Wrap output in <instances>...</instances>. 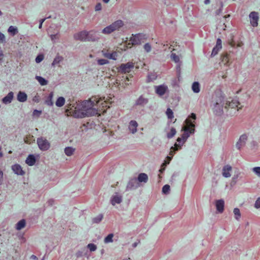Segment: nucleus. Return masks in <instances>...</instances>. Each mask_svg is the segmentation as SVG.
<instances>
[{"label": "nucleus", "mask_w": 260, "mask_h": 260, "mask_svg": "<svg viewBox=\"0 0 260 260\" xmlns=\"http://www.w3.org/2000/svg\"><path fill=\"white\" fill-rule=\"evenodd\" d=\"M233 212L235 214V217L237 220H239L241 217V213L240 210L238 208H235L234 209Z\"/></svg>", "instance_id": "nucleus-36"}, {"label": "nucleus", "mask_w": 260, "mask_h": 260, "mask_svg": "<svg viewBox=\"0 0 260 260\" xmlns=\"http://www.w3.org/2000/svg\"><path fill=\"white\" fill-rule=\"evenodd\" d=\"M26 222L24 219L20 220L16 225V229L17 230H20L25 226Z\"/></svg>", "instance_id": "nucleus-26"}, {"label": "nucleus", "mask_w": 260, "mask_h": 260, "mask_svg": "<svg viewBox=\"0 0 260 260\" xmlns=\"http://www.w3.org/2000/svg\"><path fill=\"white\" fill-rule=\"evenodd\" d=\"M37 144L39 148L43 151L47 150L50 147V143L43 138H38Z\"/></svg>", "instance_id": "nucleus-7"}, {"label": "nucleus", "mask_w": 260, "mask_h": 260, "mask_svg": "<svg viewBox=\"0 0 260 260\" xmlns=\"http://www.w3.org/2000/svg\"><path fill=\"white\" fill-rule=\"evenodd\" d=\"M3 179V173L2 171H0V185L2 184Z\"/></svg>", "instance_id": "nucleus-55"}, {"label": "nucleus", "mask_w": 260, "mask_h": 260, "mask_svg": "<svg viewBox=\"0 0 260 260\" xmlns=\"http://www.w3.org/2000/svg\"><path fill=\"white\" fill-rule=\"evenodd\" d=\"M102 5L101 3H98L95 7V10L96 11H100L102 9Z\"/></svg>", "instance_id": "nucleus-52"}, {"label": "nucleus", "mask_w": 260, "mask_h": 260, "mask_svg": "<svg viewBox=\"0 0 260 260\" xmlns=\"http://www.w3.org/2000/svg\"><path fill=\"white\" fill-rule=\"evenodd\" d=\"M138 180L140 182L146 183L148 181V176L145 173H140L138 177Z\"/></svg>", "instance_id": "nucleus-23"}, {"label": "nucleus", "mask_w": 260, "mask_h": 260, "mask_svg": "<svg viewBox=\"0 0 260 260\" xmlns=\"http://www.w3.org/2000/svg\"><path fill=\"white\" fill-rule=\"evenodd\" d=\"M65 103V99L64 98L60 96L57 99L56 101V106L58 107H61L64 105Z\"/></svg>", "instance_id": "nucleus-28"}, {"label": "nucleus", "mask_w": 260, "mask_h": 260, "mask_svg": "<svg viewBox=\"0 0 260 260\" xmlns=\"http://www.w3.org/2000/svg\"><path fill=\"white\" fill-rule=\"evenodd\" d=\"M26 163L30 166H33L36 162V158L33 155H29L25 160Z\"/></svg>", "instance_id": "nucleus-21"}, {"label": "nucleus", "mask_w": 260, "mask_h": 260, "mask_svg": "<svg viewBox=\"0 0 260 260\" xmlns=\"http://www.w3.org/2000/svg\"><path fill=\"white\" fill-rule=\"evenodd\" d=\"M12 169L14 172L17 175H22L24 174V172L22 170L21 167L19 165L16 164L13 165Z\"/></svg>", "instance_id": "nucleus-17"}, {"label": "nucleus", "mask_w": 260, "mask_h": 260, "mask_svg": "<svg viewBox=\"0 0 260 260\" xmlns=\"http://www.w3.org/2000/svg\"><path fill=\"white\" fill-rule=\"evenodd\" d=\"M210 0H205L204 1V3L205 5H208V4H210Z\"/></svg>", "instance_id": "nucleus-58"}, {"label": "nucleus", "mask_w": 260, "mask_h": 260, "mask_svg": "<svg viewBox=\"0 0 260 260\" xmlns=\"http://www.w3.org/2000/svg\"><path fill=\"white\" fill-rule=\"evenodd\" d=\"M238 178V176H234L233 178H232V181H231V185H235L236 182H237V179Z\"/></svg>", "instance_id": "nucleus-53"}, {"label": "nucleus", "mask_w": 260, "mask_h": 260, "mask_svg": "<svg viewBox=\"0 0 260 260\" xmlns=\"http://www.w3.org/2000/svg\"><path fill=\"white\" fill-rule=\"evenodd\" d=\"M103 218V215L102 214H99L96 217H94L92 219V221L94 223H99Z\"/></svg>", "instance_id": "nucleus-35"}, {"label": "nucleus", "mask_w": 260, "mask_h": 260, "mask_svg": "<svg viewBox=\"0 0 260 260\" xmlns=\"http://www.w3.org/2000/svg\"><path fill=\"white\" fill-rule=\"evenodd\" d=\"M36 79L38 80V81L41 85H46L48 83V81L44 78L41 76H37L36 77Z\"/></svg>", "instance_id": "nucleus-31"}, {"label": "nucleus", "mask_w": 260, "mask_h": 260, "mask_svg": "<svg viewBox=\"0 0 260 260\" xmlns=\"http://www.w3.org/2000/svg\"><path fill=\"white\" fill-rule=\"evenodd\" d=\"M148 102V100L142 96H141L136 102V105L144 106Z\"/></svg>", "instance_id": "nucleus-24"}, {"label": "nucleus", "mask_w": 260, "mask_h": 260, "mask_svg": "<svg viewBox=\"0 0 260 260\" xmlns=\"http://www.w3.org/2000/svg\"><path fill=\"white\" fill-rule=\"evenodd\" d=\"M222 12V9L220 8L218 10H216L215 13L216 15H219Z\"/></svg>", "instance_id": "nucleus-56"}, {"label": "nucleus", "mask_w": 260, "mask_h": 260, "mask_svg": "<svg viewBox=\"0 0 260 260\" xmlns=\"http://www.w3.org/2000/svg\"><path fill=\"white\" fill-rule=\"evenodd\" d=\"M182 138H178V139H177V141L178 142H180L182 140Z\"/></svg>", "instance_id": "nucleus-62"}, {"label": "nucleus", "mask_w": 260, "mask_h": 260, "mask_svg": "<svg viewBox=\"0 0 260 260\" xmlns=\"http://www.w3.org/2000/svg\"><path fill=\"white\" fill-rule=\"evenodd\" d=\"M171 58L172 60L176 63L179 62L180 61V58L179 56L177 55L175 53H172L171 55Z\"/></svg>", "instance_id": "nucleus-39"}, {"label": "nucleus", "mask_w": 260, "mask_h": 260, "mask_svg": "<svg viewBox=\"0 0 260 260\" xmlns=\"http://www.w3.org/2000/svg\"><path fill=\"white\" fill-rule=\"evenodd\" d=\"M192 91L194 93H199L200 91V85L198 82H194L191 86Z\"/></svg>", "instance_id": "nucleus-25"}, {"label": "nucleus", "mask_w": 260, "mask_h": 260, "mask_svg": "<svg viewBox=\"0 0 260 260\" xmlns=\"http://www.w3.org/2000/svg\"><path fill=\"white\" fill-rule=\"evenodd\" d=\"M156 78V76L155 74H151L148 76V80L149 82L155 80Z\"/></svg>", "instance_id": "nucleus-47"}, {"label": "nucleus", "mask_w": 260, "mask_h": 260, "mask_svg": "<svg viewBox=\"0 0 260 260\" xmlns=\"http://www.w3.org/2000/svg\"><path fill=\"white\" fill-rule=\"evenodd\" d=\"M13 98V92H10L7 96L3 99V102L5 104L10 103Z\"/></svg>", "instance_id": "nucleus-18"}, {"label": "nucleus", "mask_w": 260, "mask_h": 260, "mask_svg": "<svg viewBox=\"0 0 260 260\" xmlns=\"http://www.w3.org/2000/svg\"><path fill=\"white\" fill-rule=\"evenodd\" d=\"M8 31L14 36L17 32V29L16 27L11 26L8 29Z\"/></svg>", "instance_id": "nucleus-40"}, {"label": "nucleus", "mask_w": 260, "mask_h": 260, "mask_svg": "<svg viewBox=\"0 0 260 260\" xmlns=\"http://www.w3.org/2000/svg\"><path fill=\"white\" fill-rule=\"evenodd\" d=\"M97 62L99 65H104L109 63L108 60L105 59H99L97 60Z\"/></svg>", "instance_id": "nucleus-42"}, {"label": "nucleus", "mask_w": 260, "mask_h": 260, "mask_svg": "<svg viewBox=\"0 0 260 260\" xmlns=\"http://www.w3.org/2000/svg\"><path fill=\"white\" fill-rule=\"evenodd\" d=\"M217 210L219 213H222L224 210V202L223 200H218L215 203Z\"/></svg>", "instance_id": "nucleus-16"}, {"label": "nucleus", "mask_w": 260, "mask_h": 260, "mask_svg": "<svg viewBox=\"0 0 260 260\" xmlns=\"http://www.w3.org/2000/svg\"><path fill=\"white\" fill-rule=\"evenodd\" d=\"M253 171L257 175L260 176V167H255L253 168Z\"/></svg>", "instance_id": "nucleus-48"}, {"label": "nucleus", "mask_w": 260, "mask_h": 260, "mask_svg": "<svg viewBox=\"0 0 260 260\" xmlns=\"http://www.w3.org/2000/svg\"><path fill=\"white\" fill-rule=\"evenodd\" d=\"M166 115L168 118L170 119H172L174 118L173 112L170 108H168L166 111Z\"/></svg>", "instance_id": "nucleus-37"}, {"label": "nucleus", "mask_w": 260, "mask_h": 260, "mask_svg": "<svg viewBox=\"0 0 260 260\" xmlns=\"http://www.w3.org/2000/svg\"><path fill=\"white\" fill-rule=\"evenodd\" d=\"M95 32H96L95 35H93L92 36V38H94V37H96L97 38V39L94 41H97L100 38L99 37V35L98 34V32L96 31H95Z\"/></svg>", "instance_id": "nucleus-57"}, {"label": "nucleus", "mask_w": 260, "mask_h": 260, "mask_svg": "<svg viewBox=\"0 0 260 260\" xmlns=\"http://www.w3.org/2000/svg\"><path fill=\"white\" fill-rule=\"evenodd\" d=\"M168 89V87L164 85H159L155 87L156 93L159 95H163Z\"/></svg>", "instance_id": "nucleus-15"}, {"label": "nucleus", "mask_w": 260, "mask_h": 260, "mask_svg": "<svg viewBox=\"0 0 260 260\" xmlns=\"http://www.w3.org/2000/svg\"><path fill=\"white\" fill-rule=\"evenodd\" d=\"M196 119V115L194 113L191 115L185 121V126L182 128L184 133L182 135V139L184 143L190 134H194L195 132L194 121Z\"/></svg>", "instance_id": "nucleus-2"}, {"label": "nucleus", "mask_w": 260, "mask_h": 260, "mask_svg": "<svg viewBox=\"0 0 260 260\" xmlns=\"http://www.w3.org/2000/svg\"><path fill=\"white\" fill-rule=\"evenodd\" d=\"M42 112L41 111H39L37 110H35L33 112V116H39L40 114H41Z\"/></svg>", "instance_id": "nucleus-50"}, {"label": "nucleus", "mask_w": 260, "mask_h": 260, "mask_svg": "<svg viewBox=\"0 0 260 260\" xmlns=\"http://www.w3.org/2000/svg\"><path fill=\"white\" fill-rule=\"evenodd\" d=\"M174 46L173 45H170V46L169 47V49H172V50H174L175 49L174 48H172L171 47H174Z\"/></svg>", "instance_id": "nucleus-61"}, {"label": "nucleus", "mask_w": 260, "mask_h": 260, "mask_svg": "<svg viewBox=\"0 0 260 260\" xmlns=\"http://www.w3.org/2000/svg\"><path fill=\"white\" fill-rule=\"evenodd\" d=\"M232 170V167L229 165L224 166L222 168V174L225 178L230 177L231 176V172Z\"/></svg>", "instance_id": "nucleus-13"}, {"label": "nucleus", "mask_w": 260, "mask_h": 260, "mask_svg": "<svg viewBox=\"0 0 260 260\" xmlns=\"http://www.w3.org/2000/svg\"><path fill=\"white\" fill-rule=\"evenodd\" d=\"M230 58L229 55L227 53L223 54L221 56V64L227 65L229 62Z\"/></svg>", "instance_id": "nucleus-20"}, {"label": "nucleus", "mask_w": 260, "mask_h": 260, "mask_svg": "<svg viewBox=\"0 0 260 260\" xmlns=\"http://www.w3.org/2000/svg\"><path fill=\"white\" fill-rule=\"evenodd\" d=\"M111 100L109 97L106 99L105 97L93 96L89 100L76 103V105L73 106L74 109H71L73 111L74 116L77 118L100 115L101 113L105 112V108H110L113 102Z\"/></svg>", "instance_id": "nucleus-1"}, {"label": "nucleus", "mask_w": 260, "mask_h": 260, "mask_svg": "<svg viewBox=\"0 0 260 260\" xmlns=\"http://www.w3.org/2000/svg\"><path fill=\"white\" fill-rule=\"evenodd\" d=\"M103 55L106 58L110 59L116 60L117 56V53L116 52H113L112 53L109 52L107 50H102Z\"/></svg>", "instance_id": "nucleus-11"}, {"label": "nucleus", "mask_w": 260, "mask_h": 260, "mask_svg": "<svg viewBox=\"0 0 260 260\" xmlns=\"http://www.w3.org/2000/svg\"><path fill=\"white\" fill-rule=\"evenodd\" d=\"M114 235L113 234H109L104 239V242L105 243H108L113 242V237Z\"/></svg>", "instance_id": "nucleus-34"}, {"label": "nucleus", "mask_w": 260, "mask_h": 260, "mask_svg": "<svg viewBox=\"0 0 260 260\" xmlns=\"http://www.w3.org/2000/svg\"><path fill=\"white\" fill-rule=\"evenodd\" d=\"M123 25V21L121 20H118L104 28L102 30V32L104 34H110L115 30H119Z\"/></svg>", "instance_id": "nucleus-4"}, {"label": "nucleus", "mask_w": 260, "mask_h": 260, "mask_svg": "<svg viewBox=\"0 0 260 260\" xmlns=\"http://www.w3.org/2000/svg\"><path fill=\"white\" fill-rule=\"evenodd\" d=\"M96 32L94 30H91L89 32L85 30L81 31L78 33L75 34L74 36L75 39L80 40L81 41H94L97 38H92V36L95 35Z\"/></svg>", "instance_id": "nucleus-3"}, {"label": "nucleus", "mask_w": 260, "mask_h": 260, "mask_svg": "<svg viewBox=\"0 0 260 260\" xmlns=\"http://www.w3.org/2000/svg\"><path fill=\"white\" fill-rule=\"evenodd\" d=\"M122 201L121 196H114L112 197L111 202L112 205L114 206L116 204H120Z\"/></svg>", "instance_id": "nucleus-22"}, {"label": "nucleus", "mask_w": 260, "mask_h": 260, "mask_svg": "<svg viewBox=\"0 0 260 260\" xmlns=\"http://www.w3.org/2000/svg\"><path fill=\"white\" fill-rule=\"evenodd\" d=\"M222 41L219 38L217 39L216 41V46L213 48L212 53H211V56H214L216 55L218 51L221 49L222 48Z\"/></svg>", "instance_id": "nucleus-12"}, {"label": "nucleus", "mask_w": 260, "mask_h": 260, "mask_svg": "<svg viewBox=\"0 0 260 260\" xmlns=\"http://www.w3.org/2000/svg\"><path fill=\"white\" fill-rule=\"evenodd\" d=\"M141 36V35L140 34H138L137 35L133 37V39L132 40V44L136 45V44H138L140 43V42L139 41V38H140Z\"/></svg>", "instance_id": "nucleus-33"}, {"label": "nucleus", "mask_w": 260, "mask_h": 260, "mask_svg": "<svg viewBox=\"0 0 260 260\" xmlns=\"http://www.w3.org/2000/svg\"><path fill=\"white\" fill-rule=\"evenodd\" d=\"M224 108L228 110H229L230 108H231L234 109L236 111H238L239 109L242 108V106L240 105V103L237 100L233 99L231 102H227L225 103Z\"/></svg>", "instance_id": "nucleus-6"}, {"label": "nucleus", "mask_w": 260, "mask_h": 260, "mask_svg": "<svg viewBox=\"0 0 260 260\" xmlns=\"http://www.w3.org/2000/svg\"><path fill=\"white\" fill-rule=\"evenodd\" d=\"M248 137L246 134H243L240 137V138L238 141L237 142L236 147V148L240 150L243 146H245L246 142L247 140Z\"/></svg>", "instance_id": "nucleus-9"}, {"label": "nucleus", "mask_w": 260, "mask_h": 260, "mask_svg": "<svg viewBox=\"0 0 260 260\" xmlns=\"http://www.w3.org/2000/svg\"><path fill=\"white\" fill-rule=\"evenodd\" d=\"M177 69L178 70H180V64L178 65L177 67Z\"/></svg>", "instance_id": "nucleus-64"}, {"label": "nucleus", "mask_w": 260, "mask_h": 260, "mask_svg": "<svg viewBox=\"0 0 260 260\" xmlns=\"http://www.w3.org/2000/svg\"><path fill=\"white\" fill-rule=\"evenodd\" d=\"M254 207L257 209L260 208V197H259L255 201Z\"/></svg>", "instance_id": "nucleus-49"}, {"label": "nucleus", "mask_w": 260, "mask_h": 260, "mask_svg": "<svg viewBox=\"0 0 260 260\" xmlns=\"http://www.w3.org/2000/svg\"><path fill=\"white\" fill-rule=\"evenodd\" d=\"M31 258H33L34 259H37V257L36 256L34 255H31Z\"/></svg>", "instance_id": "nucleus-60"}, {"label": "nucleus", "mask_w": 260, "mask_h": 260, "mask_svg": "<svg viewBox=\"0 0 260 260\" xmlns=\"http://www.w3.org/2000/svg\"><path fill=\"white\" fill-rule=\"evenodd\" d=\"M176 131L175 129V128L174 127H172L170 130V132L169 133H168L167 134V137L169 139L172 138V137H173L174 136V135L176 134Z\"/></svg>", "instance_id": "nucleus-38"}, {"label": "nucleus", "mask_w": 260, "mask_h": 260, "mask_svg": "<svg viewBox=\"0 0 260 260\" xmlns=\"http://www.w3.org/2000/svg\"><path fill=\"white\" fill-rule=\"evenodd\" d=\"M17 100L20 102H24L27 100L26 94L22 91H19L17 95Z\"/></svg>", "instance_id": "nucleus-19"}, {"label": "nucleus", "mask_w": 260, "mask_h": 260, "mask_svg": "<svg viewBox=\"0 0 260 260\" xmlns=\"http://www.w3.org/2000/svg\"><path fill=\"white\" fill-rule=\"evenodd\" d=\"M5 39V36L4 34L0 33V42H3Z\"/></svg>", "instance_id": "nucleus-54"}, {"label": "nucleus", "mask_w": 260, "mask_h": 260, "mask_svg": "<svg viewBox=\"0 0 260 260\" xmlns=\"http://www.w3.org/2000/svg\"><path fill=\"white\" fill-rule=\"evenodd\" d=\"M231 40L229 41V44L231 46L234 47L236 46H237V47H241L242 46L243 43L241 42H238L237 44L236 43V42L234 41L233 39V36L232 35L231 36Z\"/></svg>", "instance_id": "nucleus-27"}, {"label": "nucleus", "mask_w": 260, "mask_h": 260, "mask_svg": "<svg viewBox=\"0 0 260 260\" xmlns=\"http://www.w3.org/2000/svg\"><path fill=\"white\" fill-rule=\"evenodd\" d=\"M167 160H166V161H169L170 162V161L172 159V157L171 156H167Z\"/></svg>", "instance_id": "nucleus-59"}, {"label": "nucleus", "mask_w": 260, "mask_h": 260, "mask_svg": "<svg viewBox=\"0 0 260 260\" xmlns=\"http://www.w3.org/2000/svg\"><path fill=\"white\" fill-rule=\"evenodd\" d=\"M87 247L90 249L91 251H94L96 249V246L92 243L88 244Z\"/></svg>", "instance_id": "nucleus-44"}, {"label": "nucleus", "mask_w": 260, "mask_h": 260, "mask_svg": "<svg viewBox=\"0 0 260 260\" xmlns=\"http://www.w3.org/2000/svg\"><path fill=\"white\" fill-rule=\"evenodd\" d=\"M44 59V55L43 54L38 55L36 58V61L37 63L41 62Z\"/></svg>", "instance_id": "nucleus-45"}, {"label": "nucleus", "mask_w": 260, "mask_h": 260, "mask_svg": "<svg viewBox=\"0 0 260 260\" xmlns=\"http://www.w3.org/2000/svg\"><path fill=\"white\" fill-rule=\"evenodd\" d=\"M249 18L251 24L255 27L257 26L258 20L259 19L258 13L255 12H252L249 14Z\"/></svg>", "instance_id": "nucleus-10"}, {"label": "nucleus", "mask_w": 260, "mask_h": 260, "mask_svg": "<svg viewBox=\"0 0 260 260\" xmlns=\"http://www.w3.org/2000/svg\"><path fill=\"white\" fill-rule=\"evenodd\" d=\"M63 58L62 56L57 55L54 58V59L52 63V66H54L55 65L59 64L63 60Z\"/></svg>", "instance_id": "nucleus-30"}, {"label": "nucleus", "mask_w": 260, "mask_h": 260, "mask_svg": "<svg viewBox=\"0 0 260 260\" xmlns=\"http://www.w3.org/2000/svg\"><path fill=\"white\" fill-rule=\"evenodd\" d=\"M144 48L147 52H149L151 51V47L149 43H146L144 46Z\"/></svg>", "instance_id": "nucleus-46"}, {"label": "nucleus", "mask_w": 260, "mask_h": 260, "mask_svg": "<svg viewBox=\"0 0 260 260\" xmlns=\"http://www.w3.org/2000/svg\"><path fill=\"white\" fill-rule=\"evenodd\" d=\"M170 189V185L166 184L164 185L162 189V191L165 194H167Z\"/></svg>", "instance_id": "nucleus-41"}, {"label": "nucleus", "mask_w": 260, "mask_h": 260, "mask_svg": "<svg viewBox=\"0 0 260 260\" xmlns=\"http://www.w3.org/2000/svg\"><path fill=\"white\" fill-rule=\"evenodd\" d=\"M224 104V97L220 94L219 96L216 99L213 108L214 112L216 115H221L223 113Z\"/></svg>", "instance_id": "nucleus-5"}, {"label": "nucleus", "mask_w": 260, "mask_h": 260, "mask_svg": "<svg viewBox=\"0 0 260 260\" xmlns=\"http://www.w3.org/2000/svg\"><path fill=\"white\" fill-rule=\"evenodd\" d=\"M134 68V63L131 62H128L126 63L121 64L120 66V70L122 73H129L132 69Z\"/></svg>", "instance_id": "nucleus-8"}, {"label": "nucleus", "mask_w": 260, "mask_h": 260, "mask_svg": "<svg viewBox=\"0 0 260 260\" xmlns=\"http://www.w3.org/2000/svg\"><path fill=\"white\" fill-rule=\"evenodd\" d=\"M50 38L52 41H55L56 39H58V34L51 35Z\"/></svg>", "instance_id": "nucleus-51"}, {"label": "nucleus", "mask_w": 260, "mask_h": 260, "mask_svg": "<svg viewBox=\"0 0 260 260\" xmlns=\"http://www.w3.org/2000/svg\"><path fill=\"white\" fill-rule=\"evenodd\" d=\"M75 149L71 147H68L64 149V152L68 156L72 155Z\"/></svg>", "instance_id": "nucleus-32"}, {"label": "nucleus", "mask_w": 260, "mask_h": 260, "mask_svg": "<svg viewBox=\"0 0 260 260\" xmlns=\"http://www.w3.org/2000/svg\"><path fill=\"white\" fill-rule=\"evenodd\" d=\"M45 19H46V18L42 19L41 20H40V22L43 24V23L45 20Z\"/></svg>", "instance_id": "nucleus-63"}, {"label": "nucleus", "mask_w": 260, "mask_h": 260, "mask_svg": "<svg viewBox=\"0 0 260 260\" xmlns=\"http://www.w3.org/2000/svg\"><path fill=\"white\" fill-rule=\"evenodd\" d=\"M53 97V93L52 92H50L47 97L45 103L48 106H52L53 104V102L52 101V99Z\"/></svg>", "instance_id": "nucleus-29"}, {"label": "nucleus", "mask_w": 260, "mask_h": 260, "mask_svg": "<svg viewBox=\"0 0 260 260\" xmlns=\"http://www.w3.org/2000/svg\"><path fill=\"white\" fill-rule=\"evenodd\" d=\"M138 124L135 120H131L128 124V129L132 134H135L137 131Z\"/></svg>", "instance_id": "nucleus-14"}, {"label": "nucleus", "mask_w": 260, "mask_h": 260, "mask_svg": "<svg viewBox=\"0 0 260 260\" xmlns=\"http://www.w3.org/2000/svg\"><path fill=\"white\" fill-rule=\"evenodd\" d=\"M169 162L165 160L164 162L161 165V168L159 170V172L160 173H163V172L165 170L166 166L167 165L169 164Z\"/></svg>", "instance_id": "nucleus-43"}]
</instances>
